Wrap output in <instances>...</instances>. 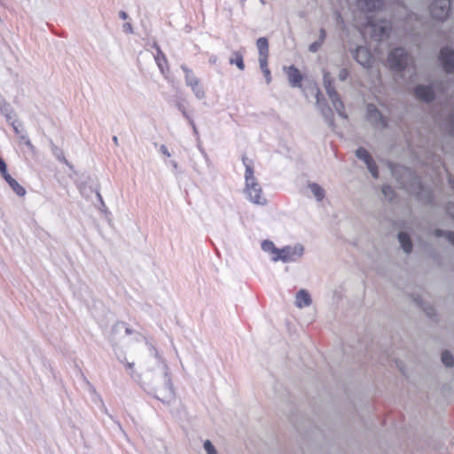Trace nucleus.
Here are the masks:
<instances>
[{"label": "nucleus", "mask_w": 454, "mask_h": 454, "mask_svg": "<svg viewBox=\"0 0 454 454\" xmlns=\"http://www.w3.org/2000/svg\"><path fill=\"white\" fill-rule=\"evenodd\" d=\"M137 362L141 371L139 373L134 371V362L128 361L125 356L123 359L119 358L120 361L145 391L163 403L170 404L175 400V390L166 361L153 343L142 335L137 338Z\"/></svg>", "instance_id": "f257e3e1"}, {"label": "nucleus", "mask_w": 454, "mask_h": 454, "mask_svg": "<svg viewBox=\"0 0 454 454\" xmlns=\"http://www.w3.org/2000/svg\"><path fill=\"white\" fill-rule=\"evenodd\" d=\"M243 163L246 167L245 181L246 186L244 192L247 198L254 204L265 205L266 199L262 195V190L257 182L251 161L247 157H243Z\"/></svg>", "instance_id": "f03ea898"}, {"label": "nucleus", "mask_w": 454, "mask_h": 454, "mask_svg": "<svg viewBox=\"0 0 454 454\" xmlns=\"http://www.w3.org/2000/svg\"><path fill=\"white\" fill-rule=\"evenodd\" d=\"M391 171L401 188L411 193L418 194L421 192V182L411 169L403 166H396L392 168Z\"/></svg>", "instance_id": "7ed1b4c3"}, {"label": "nucleus", "mask_w": 454, "mask_h": 454, "mask_svg": "<svg viewBox=\"0 0 454 454\" xmlns=\"http://www.w3.org/2000/svg\"><path fill=\"white\" fill-rule=\"evenodd\" d=\"M445 90L442 82L434 81L428 84L419 83L414 87L413 94L417 100L427 105L432 104L436 99V92Z\"/></svg>", "instance_id": "20e7f679"}, {"label": "nucleus", "mask_w": 454, "mask_h": 454, "mask_svg": "<svg viewBox=\"0 0 454 454\" xmlns=\"http://www.w3.org/2000/svg\"><path fill=\"white\" fill-rule=\"evenodd\" d=\"M365 33L370 34L372 39L377 42H383L390 36L392 27L387 20H369Z\"/></svg>", "instance_id": "39448f33"}, {"label": "nucleus", "mask_w": 454, "mask_h": 454, "mask_svg": "<svg viewBox=\"0 0 454 454\" xmlns=\"http://www.w3.org/2000/svg\"><path fill=\"white\" fill-rule=\"evenodd\" d=\"M323 83H324V87L326 90V93H327L335 111L338 113V114L340 117L347 119L348 116L344 111V105H343L338 92L336 91L335 88L333 85V79L332 78L330 73H328V72L324 73Z\"/></svg>", "instance_id": "423d86ee"}, {"label": "nucleus", "mask_w": 454, "mask_h": 454, "mask_svg": "<svg viewBox=\"0 0 454 454\" xmlns=\"http://www.w3.org/2000/svg\"><path fill=\"white\" fill-rule=\"evenodd\" d=\"M304 253V247L301 244H296L294 247L286 246L279 249L278 255L272 256V261H281L283 262H291L298 261Z\"/></svg>", "instance_id": "0eeeda50"}, {"label": "nucleus", "mask_w": 454, "mask_h": 454, "mask_svg": "<svg viewBox=\"0 0 454 454\" xmlns=\"http://www.w3.org/2000/svg\"><path fill=\"white\" fill-rule=\"evenodd\" d=\"M387 62L391 69L397 72L403 71L408 65L409 54L403 48H395L389 52Z\"/></svg>", "instance_id": "6e6552de"}, {"label": "nucleus", "mask_w": 454, "mask_h": 454, "mask_svg": "<svg viewBox=\"0 0 454 454\" xmlns=\"http://www.w3.org/2000/svg\"><path fill=\"white\" fill-rule=\"evenodd\" d=\"M366 119L374 129H384L388 127V121L373 104L366 106Z\"/></svg>", "instance_id": "1a4fd4ad"}, {"label": "nucleus", "mask_w": 454, "mask_h": 454, "mask_svg": "<svg viewBox=\"0 0 454 454\" xmlns=\"http://www.w3.org/2000/svg\"><path fill=\"white\" fill-rule=\"evenodd\" d=\"M429 12L434 20L443 21L450 14V0H434L429 6Z\"/></svg>", "instance_id": "9d476101"}, {"label": "nucleus", "mask_w": 454, "mask_h": 454, "mask_svg": "<svg viewBox=\"0 0 454 454\" xmlns=\"http://www.w3.org/2000/svg\"><path fill=\"white\" fill-rule=\"evenodd\" d=\"M439 59L446 73L454 74V50L449 46L441 49Z\"/></svg>", "instance_id": "9b49d317"}, {"label": "nucleus", "mask_w": 454, "mask_h": 454, "mask_svg": "<svg viewBox=\"0 0 454 454\" xmlns=\"http://www.w3.org/2000/svg\"><path fill=\"white\" fill-rule=\"evenodd\" d=\"M441 114L446 116V129L450 136L454 137V99L451 98L445 104Z\"/></svg>", "instance_id": "f8f14e48"}, {"label": "nucleus", "mask_w": 454, "mask_h": 454, "mask_svg": "<svg viewBox=\"0 0 454 454\" xmlns=\"http://www.w3.org/2000/svg\"><path fill=\"white\" fill-rule=\"evenodd\" d=\"M354 59L364 67H368L371 65L372 55L370 51L364 46H359L356 49Z\"/></svg>", "instance_id": "ddd939ff"}, {"label": "nucleus", "mask_w": 454, "mask_h": 454, "mask_svg": "<svg viewBox=\"0 0 454 454\" xmlns=\"http://www.w3.org/2000/svg\"><path fill=\"white\" fill-rule=\"evenodd\" d=\"M286 73L288 77V82L292 87L301 86L302 75L294 66L287 67Z\"/></svg>", "instance_id": "4468645a"}, {"label": "nucleus", "mask_w": 454, "mask_h": 454, "mask_svg": "<svg viewBox=\"0 0 454 454\" xmlns=\"http://www.w3.org/2000/svg\"><path fill=\"white\" fill-rule=\"evenodd\" d=\"M311 301L309 294L304 289L300 290L295 296V305L300 309L309 307Z\"/></svg>", "instance_id": "2eb2a0df"}, {"label": "nucleus", "mask_w": 454, "mask_h": 454, "mask_svg": "<svg viewBox=\"0 0 454 454\" xmlns=\"http://www.w3.org/2000/svg\"><path fill=\"white\" fill-rule=\"evenodd\" d=\"M360 7L366 12H372L382 7V0H357Z\"/></svg>", "instance_id": "dca6fc26"}, {"label": "nucleus", "mask_w": 454, "mask_h": 454, "mask_svg": "<svg viewBox=\"0 0 454 454\" xmlns=\"http://www.w3.org/2000/svg\"><path fill=\"white\" fill-rule=\"evenodd\" d=\"M2 176L18 196L22 197L26 194V190L14 178H12L7 171Z\"/></svg>", "instance_id": "f3484780"}, {"label": "nucleus", "mask_w": 454, "mask_h": 454, "mask_svg": "<svg viewBox=\"0 0 454 454\" xmlns=\"http://www.w3.org/2000/svg\"><path fill=\"white\" fill-rule=\"evenodd\" d=\"M259 53V59H268L269 57V43L265 37H260L256 42Z\"/></svg>", "instance_id": "a211bd4d"}, {"label": "nucleus", "mask_w": 454, "mask_h": 454, "mask_svg": "<svg viewBox=\"0 0 454 454\" xmlns=\"http://www.w3.org/2000/svg\"><path fill=\"white\" fill-rule=\"evenodd\" d=\"M398 240L401 244L403 250L406 254H410L412 250V243L410 239V236L405 232H400L398 234Z\"/></svg>", "instance_id": "6ab92c4d"}, {"label": "nucleus", "mask_w": 454, "mask_h": 454, "mask_svg": "<svg viewBox=\"0 0 454 454\" xmlns=\"http://www.w3.org/2000/svg\"><path fill=\"white\" fill-rule=\"evenodd\" d=\"M309 188L317 201H321L325 198V190L319 184L311 183L309 184Z\"/></svg>", "instance_id": "aec40b11"}, {"label": "nucleus", "mask_w": 454, "mask_h": 454, "mask_svg": "<svg viewBox=\"0 0 454 454\" xmlns=\"http://www.w3.org/2000/svg\"><path fill=\"white\" fill-rule=\"evenodd\" d=\"M231 65H235L239 70L245 69L243 56L239 51H234L229 59Z\"/></svg>", "instance_id": "412c9836"}, {"label": "nucleus", "mask_w": 454, "mask_h": 454, "mask_svg": "<svg viewBox=\"0 0 454 454\" xmlns=\"http://www.w3.org/2000/svg\"><path fill=\"white\" fill-rule=\"evenodd\" d=\"M188 87L191 88V90H192V92L194 93L195 97L198 99H202L205 98V91L199 79L195 81V82H192V84H189Z\"/></svg>", "instance_id": "4be33fe9"}, {"label": "nucleus", "mask_w": 454, "mask_h": 454, "mask_svg": "<svg viewBox=\"0 0 454 454\" xmlns=\"http://www.w3.org/2000/svg\"><path fill=\"white\" fill-rule=\"evenodd\" d=\"M181 69L184 73L185 84L188 86L192 84V82H195L198 80L192 70H191L187 66L182 65Z\"/></svg>", "instance_id": "5701e85b"}, {"label": "nucleus", "mask_w": 454, "mask_h": 454, "mask_svg": "<svg viewBox=\"0 0 454 454\" xmlns=\"http://www.w3.org/2000/svg\"><path fill=\"white\" fill-rule=\"evenodd\" d=\"M356 156L364 161L365 165L368 164L370 161H372L373 159L372 158L370 153L364 149V147H359L356 151Z\"/></svg>", "instance_id": "b1692460"}, {"label": "nucleus", "mask_w": 454, "mask_h": 454, "mask_svg": "<svg viewBox=\"0 0 454 454\" xmlns=\"http://www.w3.org/2000/svg\"><path fill=\"white\" fill-rule=\"evenodd\" d=\"M262 249L266 253H270L273 256L278 255L279 248H277L270 240H264L262 243Z\"/></svg>", "instance_id": "393cba45"}, {"label": "nucleus", "mask_w": 454, "mask_h": 454, "mask_svg": "<svg viewBox=\"0 0 454 454\" xmlns=\"http://www.w3.org/2000/svg\"><path fill=\"white\" fill-rule=\"evenodd\" d=\"M317 105L318 106V107L320 108L324 117L325 118V120L327 121H329V123L331 124L333 120H332V116H333V112L330 108H326L324 106V105L321 103V100L319 98V95L317 94Z\"/></svg>", "instance_id": "a878e982"}, {"label": "nucleus", "mask_w": 454, "mask_h": 454, "mask_svg": "<svg viewBox=\"0 0 454 454\" xmlns=\"http://www.w3.org/2000/svg\"><path fill=\"white\" fill-rule=\"evenodd\" d=\"M260 68L264 74L266 82L269 84L271 82L270 70L268 67V59H258Z\"/></svg>", "instance_id": "bb28decb"}, {"label": "nucleus", "mask_w": 454, "mask_h": 454, "mask_svg": "<svg viewBox=\"0 0 454 454\" xmlns=\"http://www.w3.org/2000/svg\"><path fill=\"white\" fill-rule=\"evenodd\" d=\"M435 237H443L454 246V231H447L436 229L434 232Z\"/></svg>", "instance_id": "cd10ccee"}, {"label": "nucleus", "mask_w": 454, "mask_h": 454, "mask_svg": "<svg viewBox=\"0 0 454 454\" xmlns=\"http://www.w3.org/2000/svg\"><path fill=\"white\" fill-rule=\"evenodd\" d=\"M51 152H52L53 155L56 157L57 160H59V161H63L67 165H68V161L65 158L64 153H63L62 150L59 147H58L54 144H51Z\"/></svg>", "instance_id": "c85d7f7f"}, {"label": "nucleus", "mask_w": 454, "mask_h": 454, "mask_svg": "<svg viewBox=\"0 0 454 454\" xmlns=\"http://www.w3.org/2000/svg\"><path fill=\"white\" fill-rule=\"evenodd\" d=\"M442 362L447 367L454 366V358H453L452 355L447 350H445L442 354Z\"/></svg>", "instance_id": "c756f323"}, {"label": "nucleus", "mask_w": 454, "mask_h": 454, "mask_svg": "<svg viewBox=\"0 0 454 454\" xmlns=\"http://www.w3.org/2000/svg\"><path fill=\"white\" fill-rule=\"evenodd\" d=\"M155 61L159 68L160 69L161 73H163V63H166L167 59L160 48H157V55L155 56Z\"/></svg>", "instance_id": "7c9ffc66"}, {"label": "nucleus", "mask_w": 454, "mask_h": 454, "mask_svg": "<svg viewBox=\"0 0 454 454\" xmlns=\"http://www.w3.org/2000/svg\"><path fill=\"white\" fill-rule=\"evenodd\" d=\"M12 106L4 98H0V112L2 114H7L9 112H12Z\"/></svg>", "instance_id": "2f4dec72"}, {"label": "nucleus", "mask_w": 454, "mask_h": 454, "mask_svg": "<svg viewBox=\"0 0 454 454\" xmlns=\"http://www.w3.org/2000/svg\"><path fill=\"white\" fill-rule=\"evenodd\" d=\"M366 167H367V169L369 170V172L371 173V175L374 178H378V176H379L378 167H377L375 161L374 160L370 161L368 164H366Z\"/></svg>", "instance_id": "473e14b6"}, {"label": "nucleus", "mask_w": 454, "mask_h": 454, "mask_svg": "<svg viewBox=\"0 0 454 454\" xmlns=\"http://www.w3.org/2000/svg\"><path fill=\"white\" fill-rule=\"evenodd\" d=\"M382 193L384 196L388 199L389 200H392V197L394 195V190L390 185H383L382 187Z\"/></svg>", "instance_id": "72a5a7b5"}, {"label": "nucleus", "mask_w": 454, "mask_h": 454, "mask_svg": "<svg viewBox=\"0 0 454 454\" xmlns=\"http://www.w3.org/2000/svg\"><path fill=\"white\" fill-rule=\"evenodd\" d=\"M204 449L207 454H217L214 445L209 440L204 442Z\"/></svg>", "instance_id": "f704fd0d"}, {"label": "nucleus", "mask_w": 454, "mask_h": 454, "mask_svg": "<svg viewBox=\"0 0 454 454\" xmlns=\"http://www.w3.org/2000/svg\"><path fill=\"white\" fill-rule=\"evenodd\" d=\"M321 46H322L321 42L316 41V42L312 43L309 46V51L310 52L315 53V52H317V51L320 49V47H321Z\"/></svg>", "instance_id": "c9c22d12"}, {"label": "nucleus", "mask_w": 454, "mask_h": 454, "mask_svg": "<svg viewBox=\"0 0 454 454\" xmlns=\"http://www.w3.org/2000/svg\"><path fill=\"white\" fill-rule=\"evenodd\" d=\"M176 106L177 109L182 113V114L184 115V118H189L190 115L187 113L184 106L182 103L178 102V103H176Z\"/></svg>", "instance_id": "e433bc0d"}, {"label": "nucleus", "mask_w": 454, "mask_h": 454, "mask_svg": "<svg viewBox=\"0 0 454 454\" xmlns=\"http://www.w3.org/2000/svg\"><path fill=\"white\" fill-rule=\"evenodd\" d=\"M8 122L12 123V121H16L15 114L13 108H12V112H9L7 114H4Z\"/></svg>", "instance_id": "4c0bfd02"}, {"label": "nucleus", "mask_w": 454, "mask_h": 454, "mask_svg": "<svg viewBox=\"0 0 454 454\" xmlns=\"http://www.w3.org/2000/svg\"><path fill=\"white\" fill-rule=\"evenodd\" d=\"M348 76V72L347 69L343 68L339 72L338 77L340 81H345Z\"/></svg>", "instance_id": "58836bf2"}, {"label": "nucleus", "mask_w": 454, "mask_h": 454, "mask_svg": "<svg viewBox=\"0 0 454 454\" xmlns=\"http://www.w3.org/2000/svg\"><path fill=\"white\" fill-rule=\"evenodd\" d=\"M422 309L429 317H433L434 316V310L432 307H422Z\"/></svg>", "instance_id": "ea45409f"}, {"label": "nucleus", "mask_w": 454, "mask_h": 454, "mask_svg": "<svg viewBox=\"0 0 454 454\" xmlns=\"http://www.w3.org/2000/svg\"><path fill=\"white\" fill-rule=\"evenodd\" d=\"M7 171V166L5 164V162L4 161V160L0 157V172L1 174H5V172Z\"/></svg>", "instance_id": "a19ab883"}, {"label": "nucleus", "mask_w": 454, "mask_h": 454, "mask_svg": "<svg viewBox=\"0 0 454 454\" xmlns=\"http://www.w3.org/2000/svg\"><path fill=\"white\" fill-rule=\"evenodd\" d=\"M325 37H326V32L324 28H321L319 31L318 42H321V43L323 44L324 41L325 40Z\"/></svg>", "instance_id": "79ce46f5"}, {"label": "nucleus", "mask_w": 454, "mask_h": 454, "mask_svg": "<svg viewBox=\"0 0 454 454\" xmlns=\"http://www.w3.org/2000/svg\"><path fill=\"white\" fill-rule=\"evenodd\" d=\"M160 151L162 154L166 155L167 157H170L171 154L170 153L168 152V148L166 147V145H161L160 147Z\"/></svg>", "instance_id": "37998d69"}, {"label": "nucleus", "mask_w": 454, "mask_h": 454, "mask_svg": "<svg viewBox=\"0 0 454 454\" xmlns=\"http://www.w3.org/2000/svg\"><path fill=\"white\" fill-rule=\"evenodd\" d=\"M123 31H124L125 33H132V32H133V30H132V26H131V24H130V23H125V24L123 25Z\"/></svg>", "instance_id": "c03bdc74"}, {"label": "nucleus", "mask_w": 454, "mask_h": 454, "mask_svg": "<svg viewBox=\"0 0 454 454\" xmlns=\"http://www.w3.org/2000/svg\"><path fill=\"white\" fill-rule=\"evenodd\" d=\"M21 138H22L23 140H25V144H26V145H27L30 149H33V147H34V146H33V145H32L31 141H30L27 137H25V136H23V135H22V136H21Z\"/></svg>", "instance_id": "a18cd8bd"}, {"label": "nucleus", "mask_w": 454, "mask_h": 454, "mask_svg": "<svg viewBox=\"0 0 454 454\" xmlns=\"http://www.w3.org/2000/svg\"><path fill=\"white\" fill-rule=\"evenodd\" d=\"M192 131H193V134L196 136L197 142L200 144V136H199V131H198L196 125H193Z\"/></svg>", "instance_id": "49530a36"}, {"label": "nucleus", "mask_w": 454, "mask_h": 454, "mask_svg": "<svg viewBox=\"0 0 454 454\" xmlns=\"http://www.w3.org/2000/svg\"><path fill=\"white\" fill-rule=\"evenodd\" d=\"M119 17H120L121 19H122V20H126V19L128 18V14H127L125 12L121 11V12H119Z\"/></svg>", "instance_id": "de8ad7c7"}, {"label": "nucleus", "mask_w": 454, "mask_h": 454, "mask_svg": "<svg viewBox=\"0 0 454 454\" xmlns=\"http://www.w3.org/2000/svg\"><path fill=\"white\" fill-rule=\"evenodd\" d=\"M335 18L338 23L342 22V17L338 12L335 13Z\"/></svg>", "instance_id": "09e8293b"}, {"label": "nucleus", "mask_w": 454, "mask_h": 454, "mask_svg": "<svg viewBox=\"0 0 454 454\" xmlns=\"http://www.w3.org/2000/svg\"><path fill=\"white\" fill-rule=\"evenodd\" d=\"M15 122H16V121H12L11 124H12V126L13 127V129H14L15 133H16V134H20L19 129H18V127L16 126Z\"/></svg>", "instance_id": "8fccbe9b"}, {"label": "nucleus", "mask_w": 454, "mask_h": 454, "mask_svg": "<svg viewBox=\"0 0 454 454\" xmlns=\"http://www.w3.org/2000/svg\"><path fill=\"white\" fill-rule=\"evenodd\" d=\"M186 119L188 120L189 124L192 126V128H193V125H195L193 119L191 116H189V118Z\"/></svg>", "instance_id": "3c124183"}, {"label": "nucleus", "mask_w": 454, "mask_h": 454, "mask_svg": "<svg viewBox=\"0 0 454 454\" xmlns=\"http://www.w3.org/2000/svg\"><path fill=\"white\" fill-rule=\"evenodd\" d=\"M113 142L114 143L115 145H119V140L116 136L113 137Z\"/></svg>", "instance_id": "603ef678"}, {"label": "nucleus", "mask_w": 454, "mask_h": 454, "mask_svg": "<svg viewBox=\"0 0 454 454\" xmlns=\"http://www.w3.org/2000/svg\"><path fill=\"white\" fill-rule=\"evenodd\" d=\"M97 195H98V199L100 200L101 204H102L103 206H105L104 201H103V200H102V198H101L100 193H99V192H98V193H97Z\"/></svg>", "instance_id": "864d4df0"}, {"label": "nucleus", "mask_w": 454, "mask_h": 454, "mask_svg": "<svg viewBox=\"0 0 454 454\" xmlns=\"http://www.w3.org/2000/svg\"><path fill=\"white\" fill-rule=\"evenodd\" d=\"M122 328L124 327V325L123 324H117L115 326H114V329H117V328Z\"/></svg>", "instance_id": "5fc2aeb1"}, {"label": "nucleus", "mask_w": 454, "mask_h": 454, "mask_svg": "<svg viewBox=\"0 0 454 454\" xmlns=\"http://www.w3.org/2000/svg\"><path fill=\"white\" fill-rule=\"evenodd\" d=\"M125 332L127 334H130L132 333V330L128 327H125Z\"/></svg>", "instance_id": "6e6d98bb"}, {"label": "nucleus", "mask_w": 454, "mask_h": 454, "mask_svg": "<svg viewBox=\"0 0 454 454\" xmlns=\"http://www.w3.org/2000/svg\"><path fill=\"white\" fill-rule=\"evenodd\" d=\"M171 164H172V166H173L175 168H177V163H176V161H171Z\"/></svg>", "instance_id": "4d7b16f0"}, {"label": "nucleus", "mask_w": 454, "mask_h": 454, "mask_svg": "<svg viewBox=\"0 0 454 454\" xmlns=\"http://www.w3.org/2000/svg\"><path fill=\"white\" fill-rule=\"evenodd\" d=\"M209 61H210L211 63H215V61H216V58H211V59H209Z\"/></svg>", "instance_id": "13d9d810"}, {"label": "nucleus", "mask_w": 454, "mask_h": 454, "mask_svg": "<svg viewBox=\"0 0 454 454\" xmlns=\"http://www.w3.org/2000/svg\"><path fill=\"white\" fill-rule=\"evenodd\" d=\"M199 148H200V150L201 151L202 153L206 154L204 150L200 147V145H199Z\"/></svg>", "instance_id": "bf43d9fd"}]
</instances>
